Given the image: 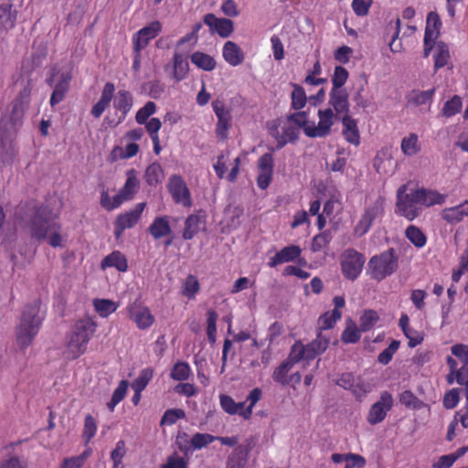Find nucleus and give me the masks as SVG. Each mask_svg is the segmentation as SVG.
Instances as JSON below:
<instances>
[{
    "instance_id": "24",
    "label": "nucleus",
    "mask_w": 468,
    "mask_h": 468,
    "mask_svg": "<svg viewBox=\"0 0 468 468\" xmlns=\"http://www.w3.org/2000/svg\"><path fill=\"white\" fill-rule=\"evenodd\" d=\"M149 233L154 239L169 237L172 235V228L167 216L156 217L148 228Z\"/></svg>"
},
{
    "instance_id": "48",
    "label": "nucleus",
    "mask_w": 468,
    "mask_h": 468,
    "mask_svg": "<svg viewBox=\"0 0 468 468\" xmlns=\"http://www.w3.org/2000/svg\"><path fill=\"white\" fill-rule=\"evenodd\" d=\"M154 371L150 367L143 369L139 376L133 381L132 388L143 391L153 378Z\"/></svg>"
},
{
    "instance_id": "18",
    "label": "nucleus",
    "mask_w": 468,
    "mask_h": 468,
    "mask_svg": "<svg viewBox=\"0 0 468 468\" xmlns=\"http://www.w3.org/2000/svg\"><path fill=\"white\" fill-rule=\"evenodd\" d=\"M259 176L257 178L258 186L266 189L272 177L273 173V157L271 154H263L258 161Z\"/></svg>"
},
{
    "instance_id": "55",
    "label": "nucleus",
    "mask_w": 468,
    "mask_h": 468,
    "mask_svg": "<svg viewBox=\"0 0 468 468\" xmlns=\"http://www.w3.org/2000/svg\"><path fill=\"white\" fill-rule=\"evenodd\" d=\"M462 105L461 98L455 95L445 102L441 113L443 116L452 117L461 111Z\"/></svg>"
},
{
    "instance_id": "16",
    "label": "nucleus",
    "mask_w": 468,
    "mask_h": 468,
    "mask_svg": "<svg viewBox=\"0 0 468 468\" xmlns=\"http://www.w3.org/2000/svg\"><path fill=\"white\" fill-rule=\"evenodd\" d=\"M128 314L130 319L141 330L149 328L154 322V317L148 307L136 304L135 303L128 307Z\"/></svg>"
},
{
    "instance_id": "59",
    "label": "nucleus",
    "mask_w": 468,
    "mask_h": 468,
    "mask_svg": "<svg viewBox=\"0 0 468 468\" xmlns=\"http://www.w3.org/2000/svg\"><path fill=\"white\" fill-rule=\"evenodd\" d=\"M348 71L342 66H336L332 77V89H343L348 79Z\"/></svg>"
},
{
    "instance_id": "8",
    "label": "nucleus",
    "mask_w": 468,
    "mask_h": 468,
    "mask_svg": "<svg viewBox=\"0 0 468 468\" xmlns=\"http://www.w3.org/2000/svg\"><path fill=\"white\" fill-rule=\"evenodd\" d=\"M319 122L317 124L311 122V125L305 128V135L310 138H324L330 134L335 121L340 119L335 115L332 108L319 109L317 112Z\"/></svg>"
},
{
    "instance_id": "17",
    "label": "nucleus",
    "mask_w": 468,
    "mask_h": 468,
    "mask_svg": "<svg viewBox=\"0 0 468 468\" xmlns=\"http://www.w3.org/2000/svg\"><path fill=\"white\" fill-rule=\"evenodd\" d=\"M328 108H332L335 115L340 117L348 114V94L345 89H331L329 92Z\"/></svg>"
},
{
    "instance_id": "11",
    "label": "nucleus",
    "mask_w": 468,
    "mask_h": 468,
    "mask_svg": "<svg viewBox=\"0 0 468 468\" xmlns=\"http://www.w3.org/2000/svg\"><path fill=\"white\" fill-rule=\"evenodd\" d=\"M365 257L354 249L346 250L342 256V272L351 281L356 280L363 270Z\"/></svg>"
},
{
    "instance_id": "21",
    "label": "nucleus",
    "mask_w": 468,
    "mask_h": 468,
    "mask_svg": "<svg viewBox=\"0 0 468 468\" xmlns=\"http://www.w3.org/2000/svg\"><path fill=\"white\" fill-rule=\"evenodd\" d=\"M115 91V86L112 82H107L102 89L99 101L91 108L90 113L95 118H100L104 111L109 107Z\"/></svg>"
},
{
    "instance_id": "35",
    "label": "nucleus",
    "mask_w": 468,
    "mask_h": 468,
    "mask_svg": "<svg viewBox=\"0 0 468 468\" xmlns=\"http://www.w3.org/2000/svg\"><path fill=\"white\" fill-rule=\"evenodd\" d=\"M191 61L198 69L206 71L213 70L217 65V62L213 57L200 51H196L191 55Z\"/></svg>"
},
{
    "instance_id": "19",
    "label": "nucleus",
    "mask_w": 468,
    "mask_h": 468,
    "mask_svg": "<svg viewBox=\"0 0 468 468\" xmlns=\"http://www.w3.org/2000/svg\"><path fill=\"white\" fill-rule=\"evenodd\" d=\"M204 23L221 37H229L234 30V24L230 19L218 18L213 14H207L204 16Z\"/></svg>"
},
{
    "instance_id": "47",
    "label": "nucleus",
    "mask_w": 468,
    "mask_h": 468,
    "mask_svg": "<svg viewBox=\"0 0 468 468\" xmlns=\"http://www.w3.org/2000/svg\"><path fill=\"white\" fill-rule=\"evenodd\" d=\"M146 182L150 186H154L161 182L164 178L162 166L158 163L151 164L145 171Z\"/></svg>"
},
{
    "instance_id": "3",
    "label": "nucleus",
    "mask_w": 468,
    "mask_h": 468,
    "mask_svg": "<svg viewBox=\"0 0 468 468\" xmlns=\"http://www.w3.org/2000/svg\"><path fill=\"white\" fill-rule=\"evenodd\" d=\"M96 327V323L90 318L76 322L67 336L65 350L67 358L76 359L85 353L88 343L94 335Z\"/></svg>"
},
{
    "instance_id": "34",
    "label": "nucleus",
    "mask_w": 468,
    "mask_h": 468,
    "mask_svg": "<svg viewBox=\"0 0 468 468\" xmlns=\"http://www.w3.org/2000/svg\"><path fill=\"white\" fill-rule=\"evenodd\" d=\"M451 352L462 363L457 377L461 376L462 380H463L464 375H468V346L463 344L453 345L451 347Z\"/></svg>"
},
{
    "instance_id": "45",
    "label": "nucleus",
    "mask_w": 468,
    "mask_h": 468,
    "mask_svg": "<svg viewBox=\"0 0 468 468\" xmlns=\"http://www.w3.org/2000/svg\"><path fill=\"white\" fill-rule=\"evenodd\" d=\"M342 316L341 311L327 312L321 315L318 319V329L319 332L323 330H328L334 327L335 323L340 320Z\"/></svg>"
},
{
    "instance_id": "57",
    "label": "nucleus",
    "mask_w": 468,
    "mask_h": 468,
    "mask_svg": "<svg viewBox=\"0 0 468 468\" xmlns=\"http://www.w3.org/2000/svg\"><path fill=\"white\" fill-rule=\"evenodd\" d=\"M156 112V105L153 101H147L140 108L135 115V121L139 124H144L148 118Z\"/></svg>"
},
{
    "instance_id": "43",
    "label": "nucleus",
    "mask_w": 468,
    "mask_h": 468,
    "mask_svg": "<svg viewBox=\"0 0 468 468\" xmlns=\"http://www.w3.org/2000/svg\"><path fill=\"white\" fill-rule=\"evenodd\" d=\"M293 90L291 93V107L293 110H302L307 102V97L303 88L298 84H292Z\"/></svg>"
},
{
    "instance_id": "7",
    "label": "nucleus",
    "mask_w": 468,
    "mask_h": 468,
    "mask_svg": "<svg viewBox=\"0 0 468 468\" xmlns=\"http://www.w3.org/2000/svg\"><path fill=\"white\" fill-rule=\"evenodd\" d=\"M329 343V336L324 335L322 332H319L316 338L306 346L298 341L291 347L292 359L294 361L313 360L327 349Z\"/></svg>"
},
{
    "instance_id": "5",
    "label": "nucleus",
    "mask_w": 468,
    "mask_h": 468,
    "mask_svg": "<svg viewBox=\"0 0 468 468\" xmlns=\"http://www.w3.org/2000/svg\"><path fill=\"white\" fill-rule=\"evenodd\" d=\"M399 267L394 249L373 256L367 264V272L373 280L380 282L394 273Z\"/></svg>"
},
{
    "instance_id": "62",
    "label": "nucleus",
    "mask_w": 468,
    "mask_h": 468,
    "mask_svg": "<svg viewBox=\"0 0 468 468\" xmlns=\"http://www.w3.org/2000/svg\"><path fill=\"white\" fill-rule=\"evenodd\" d=\"M441 217L449 223L460 222L464 218L463 212L461 210L459 205L443 209Z\"/></svg>"
},
{
    "instance_id": "36",
    "label": "nucleus",
    "mask_w": 468,
    "mask_h": 468,
    "mask_svg": "<svg viewBox=\"0 0 468 468\" xmlns=\"http://www.w3.org/2000/svg\"><path fill=\"white\" fill-rule=\"evenodd\" d=\"M450 60V50L447 44L442 41L437 42L434 51L435 70L446 66Z\"/></svg>"
},
{
    "instance_id": "6",
    "label": "nucleus",
    "mask_w": 468,
    "mask_h": 468,
    "mask_svg": "<svg viewBox=\"0 0 468 468\" xmlns=\"http://www.w3.org/2000/svg\"><path fill=\"white\" fill-rule=\"evenodd\" d=\"M419 197L418 188L408 192V185L400 186L397 190L396 213L408 220L415 219L422 209Z\"/></svg>"
},
{
    "instance_id": "22",
    "label": "nucleus",
    "mask_w": 468,
    "mask_h": 468,
    "mask_svg": "<svg viewBox=\"0 0 468 468\" xmlns=\"http://www.w3.org/2000/svg\"><path fill=\"white\" fill-rule=\"evenodd\" d=\"M301 252L302 250L299 246L291 245L284 247L270 259L268 265L273 268L282 263L293 261L301 255Z\"/></svg>"
},
{
    "instance_id": "41",
    "label": "nucleus",
    "mask_w": 468,
    "mask_h": 468,
    "mask_svg": "<svg viewBox=\"0 0 468 468\" xmlns=\"http://www.w3.org/2000/svg\"><path fill=\"white\" fill-rule=\"evenodd\" d=\"M219 401L221 408L226 411L227 413L230 415L239 414L241 410H245V403L246 402H239L237 403L234 401V399L229 396L222 394L219 396Z\"/></svg>"
},
{
    "instance_id": "51",
    "label": "nucleus",
    "mask_w": 468,
    "mask_h": 468,
    "mask_svg": "<svg viewBox=\"0 0 468 468\" xmlns=\"http://www.w3.org/2000/svg\"><path fill=\"white\" fill-rule=\"evenodd\" d=\"M186 413L180 409H171L165 411L161 420V426H171L174 425L178 420L184 419Z\"/></svg>"
},
{
    "instance_id": "27",
    "label": "nucleus",
    "mask_w": 468,
    "mask_h": 468,
    "mask_svg": "<svg viewBox=\"0 0 468 468\" xmlns=\"http://www.w3.org/2000/svg\"><path fill=\"white\" fill-rule=\"evenodd\" d=\"M222 55L226 62L232 67L240 65L244 60V54L241 48L232 41H227L224 44Z\"/></svg>"
},
{
    "instance_id": "31",
    "label": "nucleus",
    "mask_w": 468,
    "mask_h": 468,
    "mask_svg": "<svg viewBox=\"0 0 468 468\" xmlns=\"http://www.w3.org/2000/svg\"><path fill=\"white\" fill-rule=\"evenodd\" d=\"M16 21V11L11 4L0 5V32L7 31L14 27Z\"/></svg>"
},
{
    "instance_id": "14",
    "label": "nucleus",
    "mask_w": 468,
    "mask_h": 468,
    "mask_svg": "<svg viewBox=\"0 0 468 468\" xmlns=\"http://www.w3.org/2000/svg\"><path fill=\"white\" fill-rule=\"evenodd\" d=\"M161 30V23L159 21H153L146 27L137 31L133 37V51L141 52L147 47L152 39L158 36Z\"/></svg>"
},
{
    "instance_id": "32",
    "label": "nucleus",
    "mask_w": 468,
    "mask_h": 468,
    "mask_svg": "<svg viewBox=\"0 0 468 468\" xmlns=\"http://www.w3.org/2000/svg\"><path fill=\"white\" fill-rule=\"evenodd\" d=\"M441 22L440 16L435 12H430L427 16L426 28L424 37L427 41H435L440 35Z\"/></svg>"
},
{
    "instance_id": "30",
    "label": "nucleus",
    "mask_w": 468,
    "mask_h": 468,
    "mask_svg": "<svg viewBox=\"0 0 468 468\" xmlns=\"http://www.w3.org/2000/svg\"><path fill=\"white\" fill-rule=\"evenodd\" d=\"M101 268L102 270L115 268L117 271L124 272L128 270L127 259L121 251L114 250L101 261Z\"/></svg>"
},
{
    "instance_id": "39",
    "label": "nucleus",
    "mask_w": 468,
    "mask_h": 468,
    "mask_svg": "<svg viewBox=\"0 0 468 468\" xmlns=\"http://www.w3.org/2000/svg\"><path fill=\"white\" fill-rule=\"evenodd\" d=\"M201 219L198 215H189L185 221V229L183 231V239H192L199 231Z\"/></svg>"
},
{
    "instance_id": "4",
    "label": "nucleus",
    "mask_w": 468,
    "mask_h": 468,
    "mask_svg": "<svg viewBox=\"0 0 468 468\" xmlns=\"http://www.w3.org/2000/svg\"><path fill=\"white\" fill-rule=\"evenodd\" d=\"M39 311L37 303L25 306L16 330V339L21 347L28 346L37 335L43 320Z\"/></svg>"
},
{
    "instance_id": "1",
    "label": "nucleus",
    "mask_w": 468,
    "mask_h": 468,
    "mask_svg": "<svg viewBox=\"0 0 468 468\" xmlns=\"http://www.w3.org/2000/svg\"><path fill=\"white\" fill-rule=\"evenodd\" d=\"M16 215L18 223L28 229L33 239L38 241L47 239L54 248L62 245L60 225L55 221V216L48 206L26 205Z\"/></svg>"
},
{
    "instance_id": "63",
    "label": "nucleus",
    "mask_w": 468,
    "mask_h": 468,
    "mask_svg": "<svg viewBox=\"0 0 468 468\" xmlns=\"http://www.w3.org/2000/svg\"><path fill=\"white\" fill-rule=\"evenodd\" d=\"M360 332L357 327L352 324L346 326L344 330L341 339L346 344H354L360 339Z\"/></svg>"
},
{
    "instance_id": "2",
    "label": "nucleus",
    "mask_w": 468,
    "mask_h": 468,
    "mask_svg": "<svg viewBox=\"0 0 468 468\" xmlns=\"http://www.w3.org/2000/svg\"><path fill=\"white\" fill-rule=\"evenodd\" d=\"M31 90L32 84L29 81L14 101L11 114L3 117L0 121V163L2 164L11 162L15 155L13 135L22 122L25 110L29 103Z\"/></svg>"
},
{
    "instance_id": "37",
    "label": "nucleus",
    "mask_w": 468,
    "mask_h": 468,
    "mask_svg": "<svg viewBox=\"0 0 468 468\" xmlns=\"http://www.w3.org/2000/svg\"><path fill=\"white\" fill-rule=\"evenodd\" d=\"M400 148L407 156H413L420 151V144L416 133H410L401 140Z\"/></svg>"
},
{
    "instance_id": "42",
    "label": "nucleus",
    "mask_w": 468,
    "mask_h": 468,
    "mask_svg": "<svg viewBox=\"0 0 468 468\" xmlns=\"http://www.w3.org/2000/svg\"><path fill=\"white\" fill-rule=\"evenodd\" d=\"M407 239L417 248H422L427 242L425 234L414 225H410L405 231Z\"/></svg>"
},
{
    "instance_id": "29",
    "label": "nucleus",
    "mask_w": 468,
    "mask_h": 468,
    "mask_svg": "<svg viewBox=\"0 0 468 468\" xmlns=\"http://www.w3.org/2000/svg\"><path fill=\"white\" fill-rule=\"evenodd\" d=\"M144 207V202L138 203L131 210L120 214L116 221H118V224L122 225V229L133 228L138 222Z\"/></svg>"
},
{
    "instance_id": "38",
    "label": "nucleus",
    "mask_w": 468,
    "mask_h": 468,
    "mask_svg": "<svg viewBox=\"0 0 468 468\" xmlns=\"http://www.w3.org/2000/svg\"><path fill=\"white\" fill-rule=\"evenodd\" d=\"M174 78L176 81L183 80L188 72L189 65L186 58L179 53H175L174 58Z\"/></svg>"
},
{
    "instance_id": "50",
    "label": "nucleus",
    "mask_w": 468,
    "mask_h": 468,
    "mask_svg": "<svg viewBox=\"0 0 468 468\" xmlns=\"http://www.w3.org/2000/svg\"><path fill=\"white\" fill-rule=\"evenodd\" d=\"M199 289L197 279L194 275H188L183 283L182 294L188 299H193Z\"/></svg>"
},
{
    "instance_id": "56",
    "label": "nucleus",
    "mask_w": 468,
    "mask_h": 468,
    "mask_svg": "<svg viewBox=\"0 0 468 468\" xmlns=\"http://www.w3.org/2000/svg\"><path fill=\"white\" fill-rule=\"evenodd\" d=\"M207 338L210 343H215L216 341V333H217V321H218V314L214 310H208L207 313Z\"/></svg>"
},
{
    "instance_id": "26",
    "label": "nucleus",
    "mask_w": 468,
    "mask_h": 468,
    "mask_svg": "<svg viewBox=\"0 0 468 468\" xmlns=\"http://www.w3.org/2000/svg\"><path fill=\"white\" fill-rule=\"evenodd\" d=\"M419 191V200H420V204L422 207H430L435 205H442L445 203L447 195L441 194L437 190L431 188H418Z\"/></svg>"
},
{
    "instance_id": "58",
    "label": "nucleus",
    "mask_w": 468,
    "mask_h": 468,
    "mask_svg": "<svg viewBox=\"0 0 468 468\" xmlns=\"http://www.w3.org/2000/svg\"><path fill=\"white\" fill-rule=\"evenodd\" d=\"M289 122L295 124L298 129L303 128L305 133V128L311 125V122L308 121V114L304 111L296 112L292 113L287 118Z\"/></svg>"
},
{
    "instance_id": "25",
    "label": "nucleus",
    "mask_w": 468,
    "mask_h": 468,
    "mask_svg": "<svg viewBox=\"0 0 468 468\" xmlns=\"http://www.w3.org/2000/svg\"><path fill=\"white\" fill-rule=\"evenodd\" d=\"M300 134V130L294 125L288 123L282 127V133H280L277 129L271 132V135L277 141V148H282L286 144L295 142Z\"/></svg>"
},
{
    "instance_id": "23",
    "label": "nucleus",
    "mask_w": 468,
    "mask_h": 468,
    "mask_svg": "<svg viewBox=\"0 0 468 468\" xmlns=\"http://www.w3.org/2000/svg\"><path fill=\"white\" fill-rule=\"evenodd\" d=\"M250 450V444L236 447L227 459L226 468H245Z\"/></svg>"
},
{
    "instance_id": "15",
    "label": "nucleus",
    "mask_w": 468,
    "mask_h": 468,
    "mask_svg": "<svg viewBox=\"0 0 468 468\" xmlns=\"http://www.w3.org/2000/svg\"><path fill=\"white\" fill-rule=\"evenodd\" d=\"M212 108L218 118L216 133L218 137L226 139L228 136V131L231 126L230 112L221 100L213 101Z\"/></svg>"
},
{
    "instance_id": "61",
    "label": "nucleus",
    "mask_w": 468,
    "mask_h": 468,
    "mask_svg": "<svg viewBox=\"0 0 468 468\" xmlns=\"http://www.w3.org/2000/svg\"><path fill=\"white\" fill-rule=\"evenodd\" d=\"M399 347V341L393 340L389 346L378 355V361L382 365H388L391 361Z\"/></svg>"
},
{
    "instance_id": "9",
    "label": "nucleus",
    "mask_w": 468,
    "mask_h": 468,
    "mask_svg": "<svg viewBox=\"0 0 468 468\" xmlns=\"http://www.w3.org/2000/svg\"><path fill=\"white\" fill-rule=\"evenodd\" d=\"M384 204V199L379 197L365 208L355 227L354 231L356 235L363 236L368 232L373 223L383 216Z\"/></svg>"
},
{
    "instance_id": "44",
    "label": "nucleus",
    "mask_w": 468,
    "mask_h": 468,
    "mask_svg": "<svg viewBox=\"0 0 468 468\" xmlns=\"http://www.w3.org/2000/svg\"><path fill=\"white\" fill-rule=\"evenodd\" d=\"M127 179L124 186L120 190L124 196L131 199L133 195L137 192L139 182L136 177L135 171L133 169L127 171Z\"/></svg>"
},
{
    "instance_id": "33",
    "label": "nucleus",
    "mask_w": 468,
    "mask_h": 468,
    "mask_svg": "<svg viewBox=\"0 0 468 468\" xmlns=\"http://www.w3.org/2000/svg\"><path fill=\"white\" fill-rule=\"evenodd\" d=\"M298 362L299 361H294L292 359L291 350L288 359L283 361L278 367L274 369L272 374L273 380L277 383H280L282 386L288 385L290 383V380L287 375L289 371L292 369V366Z\"/></svg>"
},
{
    "instance_id": "64",
    "label": "nucleus",
    "mask_w": 468,
    "mask_h": 468,
    "mask_svg": "<svg viewBox=\"0 0 468 468\" xmlns=\"http://www.w3.org/2000/svg\"><path fill=\"white\" fill-rule=\"evenodd\" d=\"M161 468H187V462L177 452H174L166 458Z\"/></svg>"
},
{
    "instance_id": "12",
    "label": "nucleus",
    "mask_w": 468,
    "mask_h": 468,
    "mask_svg": "<svg viewBox=\"0 0 468 468\" xmlns=\"http://www.w3.org/2000/svg\"><path fill=\"white\" fill-rule=\"evenodd\" d=\"M167 189L175 203L180 204L184 207L192 206L190 190L180 176L174 175L169 178Z\"/></svg>"
},
{
    "instance_id": "40",
    "label": "nucleus",
    "mask_w": 468,
    "mask_h": 468,
    "mask_svg": "<svg viewBox=\"0 0 468 468\" xmlns=\"http://www.w3.org/2000/svg\"><path fill=\"white\" fill-rule=\"evenodd\" d=\"M435 90V88L428 90H413L409 96V101L416 106L431 104Z\"/></svg>"
},
{
    "instance_id": "10",
    "label": "nucleus",
    "mask_w": 468,
    "mask_h": 468,
    "mask_svg": "<svg viewBox=\"0 0 468 468\" xmlns=\"http://www.w3.org/2000/svg\"><path fill=\"white\" fill-rule=\"evenodd\" d=\"M71 80V74L69 70H57L52 69L51 77L48 80L49 85L54 87L53 92L50 97V105L55 106L65 98V95L69 88Z\"/></svg>"
},
{
    "instance_id": "53",
    "label": "nucleus",
    "mask_w": 468,
    "mask_h": 468,
    "mask_svg": "<svg viewBox=\"0 0 468 468\" xmlns=\"http://www.w3.org/2000/svg\"><path fill=\"white\" fill-rule=\"evenodd\" d=\"M399 401L407 408L413 410H420L425 406V404L419 399L410 390H405L400 394Z\"/></svg>"
},
{
    "instance_id": "28",
    "label": "nucleus",
    "mask_w": 468,
    "mask_h": 468,
    "mask_svg": "<svg viewBox=\"0 0 468 468\" xmlns=\"http://www.w3.org/2000/svg\"><path fill=\"white\" fill-rule=\"evenodd\" d=\"M343 123V135L345 139L355 145H358L360 142L357 123L349 114H346L340 118Z\"/></svg>"
},
{
    "instance_id": "52",
    "label": "nucleus",
    "mask_w": 468,
    "mask_h": 468,
    "mask_svg": "<svg viewBox=\"0 0 468 468\" xmlns=\"http://www.w3.org/2000/svg\"><path fill=\"white\" fill-rule=\"evenodd\" d=\"M216 441V436H213L208 433H196L190 440V444L192 446L193 451L200 450L203 447H206L209 443Z\"/></svg>"
},
{
    "instance_id": "13",
    "label": "nucleus",
    "mask_w": 468,
    "mask_h": 468,
    "mask_svg": "<svg viewBox=\"0 0 468 468\" xmlns=\"http://www.w3.org/2000/svg\"><path fill=\"white\" fill-rule=\"evenodd\" d=\"M392 406V395L388 391H383L380 394L379 400L371 406L367 415V421L372 425L381 422L386 418L388 411L391 410Z\"/></svg>"
},
{
    "instance_id": "46",
    "label": "nucleus",
    "mask_w": 468,
    "mask_h": 468,
    "mask_svg": "<svg viewBox=\"0 0 468 468\" xmlns=\"http://www.w3.org/2000/svg\"><path fill=\"white\" fill-rule=\"evenodd\" d=\"M93 305L96 312L101 317H107L111 314L114 313L118 307L116 303L108 299H95Z\"/></svg>"
},
{
    "instance_id": "60",
    "label": "nucleus",
    "mask_w": 468,
    "mask_h": 468,
    "mask_svg": "<svg viewBox=\"0 0 468 468\" xmlns=\"http://www.w3.org/2000/svg\"><path fill=\"white\" fill-rule=\"evenodd\" d=\"M378 321V315L377 312L373 310H367L360 317V329L364 332L368 331Z\"/></svg>"
},
{
    "instance_id": "20",
    "label": "nucleus",
    "mask_w": 468,
    "mask_h": 468,
    "mask_svg": "<svg viewBox=\"0 0 468 468\" xmlns=\"http://www.w3.org/2000/svg\"><path fill=\"white\" fill-rule=\"evenodd\" d=\"M113 108L117 112H120L119 122L125 120L127 114L133 105V97L132 93L126 90H119L117 93L113 94Z\"/></svg>"
},
{
    "instance_id": "54",
    "label": "nucleus",
    "mask_w": 468,
    "mask_h": 468,
    "mask_svg": "<svg viewBox=\"0 0 468 468\" xmlns=\"http://www.w3.org/2000/svg\"><path fill=\"white\" fill-rule=\"evenodd\" d=\"M190 367L186 362H177L173 367L170 377L177 381L186 380L190 375Z\"/></svg>"
},
{
    "instance_id": "49",
    "label": "nucleus",
    "mask_w": 468,
    "mask_h": 468,
    "mask_svg": "<svg viewBox=\"0 0 468 468\" xmlns=\"http://www.w3.org/2000/svg\"><path fill=\"white\" fill-rule=\"evenodd\" d=\"M261 395L262 391L261 388H253L247 397L246 401L250 402L249 406L245 408L244 410H241L239 412V415L242 416L245 420L250 419L252 414V409L255 406V404L261 399Z\"/></svg>"
}]
</instances>
